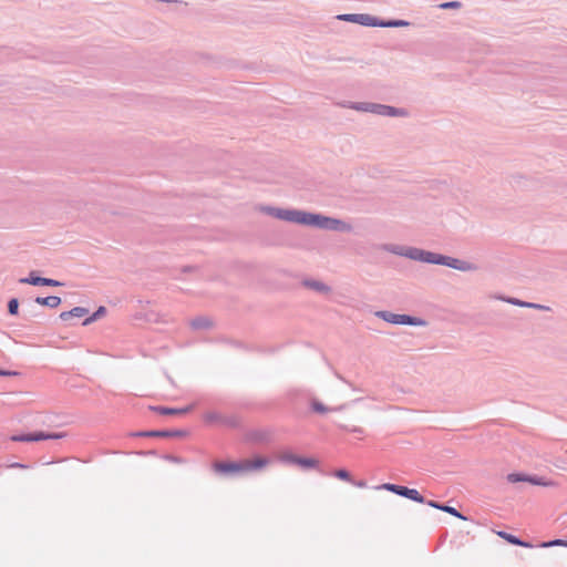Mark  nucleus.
I'll return each mask as SVG.
<instances>
[{
	"mask_svg": "<svg viewBox=\"0 0 567 567\" xmlns=\"http://www.w3.org/2000/svg\"><path fill=\"white\" fill-rule=\"evenodd\" d=\"M280 460L285 463L297 464L298 455L292 453H284L280 455Z\"/></svg>",
	"mask_w": 567,
	"mask_h": 567,
	"instance_id": "nucleus-27",
	"label": "nucleus"
},
{
	"mask_svg": "<svg viewBox=\"0 0 567 567\" xmlns=\"http://www.w3.org/2000/svg\"><path fill=\"white\" fill-rule=\"evenodd\" d=\"M501 538L507 540L512 545L522 546V547H532V545L512 534L499 530L496 533Z\"/></svg>",
	"mask_w": 567,
	"mask_h": 567,
	"instance_id": "nucleus-21",
	"label": "nucleus"
},
{
	"mask_svg": "<svg viewBox=\"0 0 567 567\" xmlns=\"http://www.w3.org/2000/svg\"><path fill=\"white\" fill-rule=\"evenodd\" d=\"M151 410L162 414V415H181L190 410V408H184V409H175V408H167V406H151Z\"/></svg>",
	"mask_w": 567,
	"mask_h": 567,
	"instance_id": "nucleus-18",
	"label": "nucleus"
},
{
	"mask_svg": "<svg viewBox=\"0 0 567 567\" xmlns=\"http://www.w3.org/2000/svg\"><path fill=\"white\" fill-rule=\"evenodd\" d=\"M13 466H16V467H24V465L19 464V463L14 464Z\"/></svg>",
	"mask_w": 567,
	"mask_h": 567,
	"instance_id": "nucleus-40",
	"label": "nucleus"
},
{
	"mask_svg": "<svg viewBox=\"0 0 567 567\" xmlns=\"http://www.w3.org/2000/svg\"><path fill=\"white\" fill-rule=\"evenodd\" d=\"M310 406H311L313 412L323 414V413H327L329 411H341V410H343L346 408V404H342V405H340L338 408H328L323 403L318 401L317 399H312L310 401Z\"/></svg>",
	"mask_w": 567,
	"mask_h": 567,
	"instance_id": "nucleus-17",
	"label": "nucleus"
},
{
	"mask_svg": "<svg viewBox=\"0 0 567 567\" xmlns=\"http://www.w3.org/2000/svg\"><path fill=\"white\" fill-rule=\"evenodd\" d=\"M540 546L542 547H553V546H564V547H567V540H565V539H554V540L545 542Z\"/></svg>",
	"mask_w": 567,
	"mask_h": 567,
	"instance_id": "nucleus-28",
	"label": "nucleus"
},
{
	"mask_svg": "<svg viewBox=\"0 0 567 567\" xmlns=\"http://www.w3.org/2000/svg\"><path fill=\"white\" fill-rule=\"evenodd\" d=\"M167 458L173 461V462H177V463L181 462L179 458L176 457V456H168Z\"/></svg>",
	"mask_w": 567,
	"mask_h": 567,
	"instance_id": "nucleus-38",
	"label": "nucleus"
},
{
	"mask_svg": "<svg viewBox=\"0 0 567 567\" xmlns=\"http://www.w3.org/2000/svg\"><path fill=\"white\" fill-rule=\"evenodd\" d=\"M375 316L385 322L392 323V324H406V326H415V327H423L426 324V321L419 318L413 317L409 315H398L393 313L386 310H380L375 312Z\"/></svg>",
	"mask_w": 567,
	"mask_h": 567,
	"instance_id": "nucleus-4",
	"label": "nucleus"
},
{
	"mask_svg": "<svg viewBox=\"0 0 567 567\" xmlns=\"http://www.w3.org/2000/svg\"><path fill=\"white\" fill-rule=\"evenodd\" d=\"M106 312V309L105 307L101 306L97 308V310L90 317H87L84 321H83V326H87L94 321H96L97 319H100L101 317H103Z\"/></svg>",
	"mask_w": 567,
	"mask_h": 567,
	"instance_id": "nucleus-24",
	"label": "nucleus"
},
{
	"mask_svg": "<svg viewBox=\"0 0 567 567\" xmlns=\"http://www.w3.org/2000/svg\"><path fill=\"white\" fill-rule=\"evenodd\" d=\"M337 19L340 21L358 23L364 27H371V23H374L372 21V16L368 13H343L337 16Z\"/></svg>",
	"mask_w": 567,
	"mask_h": 567,
	"instance_id": "nucleus-11",
	"label": "nucleus"
},
{
	"mask_svg": "<svg viewBox=\"0 0 567 567\" xmlns=\"http://www.w3.org/2000/svg\"><path fill=\"white\" fill-rule=\"evenodd\" d=\"M194 330H208L213 327V321L207 317H197L190 321Z\"/></svg>",
	"mask_w": 567,
	"mask_h": 567,
	"instance_id": "nucleus-20",
	"label": "nucleus"
},
{
	"mask_svg": "<svg viewBox=\"0 0 567 567\" xmlns=\"http://www.w3.org/2000/svg\"><path fill=\"white\" fill-rule=\"evenodd\" d=\"M343 429L352 432V433H357V434H363V429L362 427H359V426H353V427H347V426H342Z\"/></svg>",
	"mask_w": 567,
	"mask_h": 567,
	"instance_id": "nucleus-35",
	"label": "nucleus"
},
{
	"mask_svg": "<svg viewBox=\"0 0 567 567\" xmlns=\"http://www.w3.org/2000/svg\"><path fill=\"white\" fill-rule=\"evenodd\" d=\"M241 475L262 471L269 463V458L265 456H256L254 458L240 460Z\"/></svg>",
	"mask_w": 567,
	"mask_h": 567,
	"instance_id": "nucleus-8",
	"label": "nucleus"
},
{
	"mask_svg": "<svg viewBox=\"0 0 567 567\" xmlns=\"http://www.w3.org/2000/svg\"><path fill=\"white\" fill-rule=\"evenodd\" d=\"M302 285L309 289H312L321 293L330 292V287L319 280L306 279L302 281Z\"/></svg>",
	"mask_w": 567,
	"mask_h": 567,
	"instance_id": "nucleus-16",
	"label": "nucleus"
},
{
	"mask_svg": "<svg viewBox=\"0 0 567 567\" xmlns=\"http://www.w3.org/2000/svg\"><path fill=\"white\" fill-rule=\"evenodd\" d=\"M8 312L11 316H17L19 313V300L17 298H11L8 301Z\"/></svg>",
	"mask_w": 567,
	"mask_h": 567,
	"instance_id": "nucleus-25",
	"label": "nucleus"
},
{
	"mask_svg": "<svg viewBox=\"0 0 567 567\" xmlns=\"http://www.w3.org/2000/svg\"><path fill=\"white\" fill-rule=\"evenodd\" d=\"M18 372L16 371H8V370H1L0 369V377H10V375H17Z\"/></svg>",
	"mask_w": 567,
	"mask_h": 567,
	"instance_id": "nucleus-36",
	"label": "nucleus"
},
{
	"mask_svg": "<svg viewBox=\"0 0 567 567\" xmlns=\"http://www.w3.org/2000/svg\"><path fill=\"white\" fill-rule=\"evenodd\" d=\"M347 107L358 111L372 113L385 117H408L409 111L403 107H394L386 104L373 103V102H349Z\"/></svg>",
	"mask_w": 567,
	"mask_h": 567,
	"instance_id": "nucleus-3",
	"label": "nucleus"
},
{
	"mask_svg": "<svg viewBox=\"0 0 567 567\" xmlns=\"http://www.w3.org/2000/svg\"><path fill=\"white\" fill-rule=\"evenodd\" d=\"M377 488L389 491L391 493H394V494H396L399 496L409 498V499L414 501L416 503H425V498L416 489L409 488V487L403 486V485H396V484H392V483H384V484L378 486Z\"/></svg>",
	"mask_w": 567,
	"mask_h": 567,
	"instance_id": "nucleus-7",
	"label": "nucleus"
},
{
	"mask_svg": "<svg viewBox=\"0 0 567 567\" xmlns=\"http://www.w3.org/2000/svg\"><path fill=\"white\" fill-rule=\"evenodd\" d=\"M204 419L208 423H218L230 427H236L239 424L238 417L235 415H223L218 412L210 411L204 415Z\"/></svg>",
	"mask_w": 567,
	"mask_h": 567,
	"instance_id": "nucleus-10",
	"label": "nucleus"
},
{
	"mask_svg": "<svg viewBox=\"0 0 567 567\" xmlns=\"http://www.w3.org/2000/svg\"><path fill=\"white\" fill-rule=\"evenodd\" d=\"M337 377H338V379H340L341 381H343V382L348 383L350 386H352V385H351V383H349L348 381H346V380H344L340 374H337Z\"/></svg>",
	"mask_w": 567,
	"mask_h": 567,
	"instance_id": "nucleus-39",
	"label": "nucleus"
},
{
	"mask_svg": "<svg viewBox=\"0 0 567 567\" xmlns=\"http://www.w3.org/2000/svg\"><path fill=\"white\" fill-rule=\"evenodd\" d=\"M136 435L144 437H176L185 436L186 432L183 430H152L138 432Z\"/></svg>",
	"mask_w": 567,
	"mask_h": 567,
	"instance_id": "nucleus-12",
	"label": "nucleus"
},
{
	"mask_svg": "<svg viewBox=\"0 0 567 567\" xmlns=\"http://www.w3.org/2000/svg\"><path fill=\"white\" fill-rule=\"evenodd\" d=\"M260 212L265 213L266 215H269L274 218L299 224V218L301 215V210L299 209H285V208H278L274 206H261L259 208Z\"/></svg>",
	"mask_w": 567,
	"mask_h": 567,
	"instance_id": "nucleus-5",
	"label": "nucleus"
},
{
	"mask_svg": "<svg viewBox=\"0 0 567 567\" xmlns=\"http://www.w3.org/2000/svg\"><path fill=\"white\" fill-rule=\"evenodd\" d=\"M503 300H505L506 302H508L511 305L517 306V307L524 308L525 306H527L526 301H523V300H519V299L513 298V297L504 298Z\"/></svg>",
	"mask_w": 567,
	"mask_h": 567,
	"instance_id": "nucleus-32",
	"label": "nucleus"
},
{
	"mask_svg": "<svg viewBox=\"0 0 567 567\" xmlns=\"http://www.w3.org/2000/svg\"><path fill=\"white\" fill-rule=\"evenodd\" d=\"M34 302L40 306H45L49 308H56L61 303V298L58 296H48V297H37Z\"/></svg>",
	"mask_w": 567,
	"mask_h": 567,
	"instance_id": "nucleus-19",
	"label": "nucleus"
},
{
	"mask_svg": "<svg viewBox=\"0 0 567 567\" xmlns=\"http://www.w3.org/2000/svg\"><path fill=\"white\" fill-rule=\"evenodd\" d=\"M507 481L511 483H519V482H528L534 485H547L546 482L543 481V478H539L537 476H529L522 473H511L507 475Z\"/></svg>",
	"mask_w": 567,
	"mask_h": 567,
	"instance_id": "nucleus-13",
	"label": "nucleus"
},
{
	"mask_svg": "<svg viewBox=\"0 0 567 567\" xmlns=\"http://www.w3.org/2000/svg\"><path fill=\"white\" fill-rule=\"evenodd\" d=\"M425 504H427L429 506H431L433 508L440 509V511H442L443 505H444V504H441V503H439L436 501H425Z\"/></svg>",
	"mask_w": 567,
	"mask_h": 567,
	"instance_id": "nucleus-34",
	"label": "nucleus"
},
{
	"mask_svg": "<svg viewBox=\"0 0 567 567\" xmlns=\"http://www.w3.org/2000/svg\"><path fill=\"white\" fill-rule=\"evenodd\" d=\"M442 512L449 513V514H451L460 519H463V520L466 519V517L463 516L456 508L445 505V504L443 505Z\"/></svg>",
	"mask_w": 567,
	"mask_h": 567,
	"instance_id": "nucleus-26",
	"label": "nucleus"
},
{
	"mask_svg": "<svg viewBox=\"0 0 567 567\" xmlns=\"http://www.w3.org/2000/svg\"><path fill=\"white\" fill-rule=\"evenodd\" d=\"M303 468H313L318 465V461L311 457L298 456L297 464Z\"/></svg>",
	"mask_w": 567,
	"mask_h": 567,
	"instance_id": "nucleus-23",
	"label": "nucleus"
},
{
	"mask_svg": "<svg viewBox=\"0 0 567 567\" xmlns=\"http://www.w3.org/2000/svg\"><path fill=\"white\" fill-rule=\"evenodd\" d=\"M44 279V277L38 276L35 271H31L29 277L20 278L19 282L32 286H43Z\"/></svg>",
	"mask_w": 567,
	"mask_h": 567,
	"instance_id": "nucleus-22",
	"label": "nucleus"
},
{
	"mask_svg": "<svg viewBox=\"0 0 567 567\" xmlns=\"http://www.w3.org/2000/svg\"><path fill=\"white\" fill-rule=\"evenodd\" d=\"M66 436L65 432H43L37 431L25 434H16L10 437L13 442H39L43 440H61Z\"/></svg>",
	"mask_w": 567,
	"mask_h": 567,
	"instance_id": "nucleus-6",
	"label": "nucleus"
},
{
	"mask_svg": "<svg viewBox=\"0 0 567 567\" xmlns=\"http://www.w3.org/2000/svg\"><path fill=\"white\" fill-rule=\"evenodd\" d=\"M299 220L300 225L312 226L319 229L342 233H349L352 230V226L341 219L324 216L321 214L308 213L305 210H301Z\"/></svg>",
	"mask_w": 567,
	"mask_h": 567,
	"instance_id": "nucleus-2",
	"label": "nucleus"
},
{
	"mask_svg": "<svg viewBox=\"0 0 567 567\" xmlns=\"http://www.w3.org/2000/svg\"><path fill=\"white\" fill-rule=\"evenodd\" d=\"M62 285H63L62 282H60L55 279H51V278H45L43 281V286L60 287Z\"/></svg>",
	"mask_w": 567,
	"mask_h": 567,
	"instance_id": "nucleus-33",
	"label": "nucleus"
},
{
	"mask_svg": "<svg viewBox=\"0 0 567 567\" xmlns=\"http://www.w3.org/2000/svg\"><path fill=\"white\" fill-rule=\"evenodd\" d=\"M462 7V3L460 1H449V2H443L439 6L440 9H444V10H447V9H460Z\"/></svg>",
	"mask_w": 567,
	"mask_h": 567,
	"instance_id": "nucleus-29",
	"label": "nucleus"
},
{
	"mask_svg": "<svg viewBox=\"0 0 567 567\" xmlns=\"http://www.w3.org/2000/svg\"><path fill=\"white\" fill-rule=\"evenodd\" d=\"M352 483H353L355 486L361 487V488H363V487H365V486H367V484H365V482H364V481H358V482H352Z\"/></svg>",
	"mask_w": 567,
	"mask_h": 567,
	"instance_id": "nucleus-37",
	"label": "nucleus"
},
{
	"mask_svg": "<svg viewBox=\"0 0 567 567\" xmlns=\"http://www.w3.org/2000/svg\"><path fill=\"white\" fill-rule=\"evenodd\" d=\"M89 313V309L84 307H74L69 311H63L60 313V319L66 321L71 318H82Z\"/></svg>",
	"mask_w": 567,
	"mask_h": 567,
	"instance_id": "nucleus-15",
	"label": "nucleus"
},
{
	"mask_svg": "<svg viewBox=\"0 0 567 567\" xmlns=\"http://www.w3.org/2000/svg\"><path fill=\"white\" fill-rule=\"evenodd\" d=\"M372 21L374 23H371V27H381V28H400V27H408L410 22L405 20H382L374 16H372Z\"/></svg>",
	"mask_w": 567,
	"mask_h": 567,
	"instance_id": "nucleus-14",
	"label": "nucleus"
},
{
	"mask_svg": "<svg viewBox=\"0 0 567 567\" xmlns=\"http://www.w3.org/2000/svg\"><path fill=\"white\" fill-rule=\"evenodd\" d=\"M526 305L524 308H530V309H536V310H542V311H549L550 310V307L548 306H545V305H540V303H534V302H528L526 301Z\"/></svg>",
	"mask_w": 567,
	"mask_h": 567,
	"instance_id": "nucleus-31",
	"label": "nucleus"
},
{
	"mask_svg": "<svg viewBox=\"0 0 567 567\" xmlns=\"http://www.w3.org/2000/svg\"><path fill=\"white\" fill-rule=\"evenodd\" d=\"M334 476L340 478V480H343V481L352 482L350 473L348 471L343 470V468L337 470L334 472Z\"/></svg>",
	"mask_w": 567,
	"mask_h": 567,
	"instance_id": "nucleus-30",
	"label": "nucleus"
},
{
	"mask_svg": "<svg viewBox=\"0 0 567 567\" xmlns=\"http://www.w3.org/2000/svg\"><path fill=\"white\" fill-rule=\"evenodd\" d=\"M380 249L391 252L396 256L406 257L411 260L426 262V264H433V265H442L446 266L460 271H477L478 266L476 264L453 258L450 256L441 255L437 252L424 250L416 247H410V246H403V245H395V244H382L380 246Z\"/></svg>",
	"mask_w": 567,
	"mask_h": 567,
	"instance_id": "nucleus-1",
	"label": "nucleus"
},
{
	"mask_svg": "<svg viewBox=\"0 0 567 567\" xmlns=\"http://www.w3.org/2000/svg\"><path fill=\"white\" fill-rule=\"evenodd\" d=\"M213 470L215 473L226 476L241 475L240 462H214Z\"/></svg>",
	"mask_w": 567,
	"mask_h": 567,
	"instance_id": "nucleus-9",
	"label": "nucleus"
}]
</instances>
